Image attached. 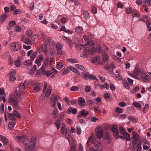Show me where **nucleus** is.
Returning a JSON list of instances; mask_svg holds the SVG:
<instances>
[{"label":"nucleus","mask_w":151,"mask_h":151,"mask_svg":"<svg viewBox=\"0 0 151 151\" xmlns=\"http://www.w3.org/2000/svg\"><path fill=\"white\" fill-rule=\"evenodd\" d=\"M9 102L14 108H17L19 104V100L15 95H12L10 96L9 99Z\"/></svg>","instance_id":"f257e3e1"},{"label":"nucleus","mask_w":151,"mask_h":151,"mask_svg":"<svg viewBox=\"0 0 151 151\" xmlns=\"http://www.w3.org/2000/svg\"><path fill=\"white\" fill-rule=\"evenodd\" d=\"M93 49L89 47H85L83 50V53L80 55L81 57L86 58L92 56L93 53Z\"/></svg>","instance_id":"f03ea898"},{"label":"nucleus","mask_w":151,"mask_h":151,"mask_svg":"<svg viewBox=\"0 0 151 151\" xmlns=\"http://www.w3.org/2000/svg\"><path fill=\"white\" fill-rule=\"evenodd\" d=\"M133 81L130 78H127V80L124 79L122 81V84L123 86L128 90L130 89L129 85L132 86L133 84Z\"/></svg>","instance_id":"7ed1b4c3"},{"label":"nucleus","mask_w":151,"mask_h":151,"mask_svg":"<svg viewBox=\"0 0 151 151\" xmlns=\"http://www.w3.org/2000/svg\"><path fill=\"white\" fill-rule=\"evenodd\" d=\"M47 86V83L45 82L44 83V87L43 90V92H46L45 95L46 97H48L50 96L51 94L52 91V88L50 86Z\"/></svg>","instance_id":"20e7f679"},{"label":"nucleus","mask_w":151,"mask_h":151,"mask_svg":"<svg viewBox=\"0 0 151 151\" xmlns=\"http://www.w3.org/2000/svg\"><path fill=\"white\" fill-rule=\"evenodd\" d=\"M133 135L132 137V149L133 150H135V145L137 144L136 142L138 140L139 138V135L135 132H133Z\"/></svg>","instance_id":"39448f33"},{"label":"nucleus","mask_w":151,"mask_h":151,"mask_svg":"<svg viewBox=\"0 0 151 151\" xmlns=\"http://www.w3.org/2000/svg\"><path fill=\"white\" fill-rule=\"evenodd\" d=\"M24 87L22 83H20L18 85V86L16 89V91L15 92V93L17 96H19L20 95L24 93Z\"/></svg>","instance_id":"423d86ee"},{"label":"nucleus","mask_w":151,"mask_h":151,"mask_svg":"<svg viewBox=\"0 0 151 151\" xmlns=\"http://www.w3.org/2000/svg\"><path fill=\"white\" fill-rule=\"evenodd\" d=\"M111 130L113 132V135L115 138L117 139L120 138L124 139L123 137L119 136V132L118 130V127L116 126L113 125L111 128Z\"/></svg>","instance_id":"0eeeda50"},{"label":"nucleus","mask_w":151,"mask_h":151,"mask_svg":"<svg viewBox=\"0 0 151 151\" xmlns=\"http://www.w3.org/2000/svg\"><path fill=\"white\" fill-rule=\"evenodd\" d=\"M142 71H141V70L138 68H135L132 74L131 73H129L128 74L129 75L131 76H132L134 78H135L137 79H139L138 77V76H140L142 74Z\"/></svg>","instance_id":"6e6552de"},{"label":"nucleus","mask_w":151,"mask_h":151,"mask_svg":"<svg viewBox=\"0 0 151 151\" xmlns=\"http://www.w3.org/2000/svg\"><path fill=\"white\" fill-rule=\"evenodd\" d=\"M95 134L99 139H101L103 136L104 130L103 128L99 126L97 127L95 129Z\"/></svg>","instance_id":"1a4fd4ad"},{"label":"nucleus","mask_w":151,"mask_h":151,"mask_svg":"<svg viewBox=\"0 0 151 151\" xmlns=\"http://www.w3.org/2000/svg\"><path fill=\"white\" fill-rule=\"evenodd\" d=\"M83 75L82 78L84 79L87 80L92 79L93 80H95L96 77L94 76L92 74H90L88 72L83 71L82 73Z\"/></svg>","instance_id":"9d476101"},{"label":"nucleus","mask_w":151,"mask_h":151,"mask_svg":"<svg viewBox=\"0 0 151 151\" xmlns=\"http://www.w3.org/2000/svg\"><path fill=\"white\" fill-rule=\"evenodd\" d=\"M140 77L142 78V81L144 82H146L149 80V76L145 71H142L140 75Z\"/></svg>","instance_id":"9b49d317"},{"label":"nucleus","mask_w":151,"mask_h":151,"mask_svg":"<svg viewBox=\"0 0 151 151\" xmlns=\"http://www.w3.org/2000/svg\"><path fill=\"white\" fill-rule=\"evenodd\" d=\"M14 51H16L20 49L21 46L19 42H13L11 43Z\"/></svg>","instance_id":"f8f14e48"},{"label":"nucleus","mask_w":151,"mask_h":151,"mask_svg":"<svg viewBox=\"0 0 151 151\" xmlns=\"http://www.w3.org/2000/svg\"><path fill=\"white\" fill-rule=\"evenodd\" d=\"M41 35L43 40H45L46 44H47L48 45H50L51 40V38L49 37H47L43 33H42Z\"/></svg>","instance_id":"ddd939ff"},{"label":"nucleus","mask_w":151,"mask_h":151,"mask_svg":"<svg viewBox=\"0 0 151 151\" xmlns=\"http://www.w3.org/2000/svg\"><path fill=\"white\" fill-rule=\"evenodd\" d=\"M36 144L37 143H34L29 145L26 147H25L24 149L26 151H35L33 149L36 146Z\"/></svg>","instance_id":"4468645a"},{"label":"nucleus","mask_w":151,"mask_h":151,"mask_svg":"<svg viewBox=\"0 0 151 151\" xmlns=\"http://www.w3.org/2000/svg\"><path fill=\"white\" fill-rule=\"evenodd\" d=\"M62 127L61 128V133L64 135L65 136L68 135L69 136V134H68V133L67 132V129L65 125L64 124H62Z\"/></svg>","instance_id":"2eb2a0df"},{"label":"nucleus","mask_w":151,"mask_h":151,"mask_svg":"<svg viewBox=\"0 0 151 151\" xmlns=\"http://www.w3.org/2000/svg\"><path fill=\"white\" fill-rule=\"evenodd\" d=\"M58 51V55H59L62 54L63 52L61 51L62 48V45L59 43H57L55 46Z\"/></svg>","instance_id":"dca6fc26"},{"label":"nucleus","mask_w":151,"mask_h":151,"mask_svg":"<svg viewBox=\"0 0 151 151\" xmlns=\"http://www.w3.org/2000/svg\"><path fill=\"white\" fill-rule=\"evenodd\" d=\"M0 139L4 145H7L9 141L7 138L1 135H0Z\"/></svg>","instance_id":"f3484780"},{"label":"nucleus","mask_w":151,"mask_h":151,"mask_svg":"<svg viewBox=\"0 0 151 151\" xmlns=\"http://www.w3.org/2000/svg\"><path fill=\"white\" fill-rule=\"evenodd\" d=\"M22 142L23 145L26 147L30 144V139L27 138H24L22 140Z\"/></svg>","instance_id":"a211bd4d"},{"label":"nucleus","mask_w":151,"mask_h":151,"mask_svg":"<svg viewBox=\"0 0 151 151\" xmlns=\"http://www.w3.org/2000/svg\"><path fill=\"white\" fill-rule=\"evenodd\" d=\"M52 117L54 119H56L58 117L59 114L57 108H55L53 110L52 113Z\"/></svg>","instance_id":"6ab92c4d"},{"label":"nucleus","mask_w":151,"mask_h":151,"mask_svg":"<svg viewBox=\"0 0 151 151\" xmlns=\"http://www.w3.org/2000/svg\"><path fill=\"white\" fill-rule=\"evenodd\" d=\"M78 103L81 106H83L86 105L85 101L83 98L80 97L78 98Z\"/></svg>","instance_id":"aec40b11"},{"label":"nucleus","mask_w":151,"mask_h":151,"mask_svg":"<svg viewBox=\"0 0 151 151\" xmlns=\"http://www.w3.org/2000/svg\"><path fill=\"white\" fill-rule=\"evenodd\" d=\"M75 31L77 33L81 34H83V29L80 26L76 27L75 28Z\"/></svg>","instance_id":"412c9836"},{"label":"nucleus","mask_w":151,"mask_h":151,"mask_svg":"<svg viewBox=\"0 0 151 151\" xmlns=\"http://www.w3.org/2000/svg\"><path fill=\"white\" fill-rule=\"evenodd\" d=\"M62 38L65 41L67 42L69 45H71V41L70 39L69 38L66 37L64 35H63L62 37Z\"/></svg>","instance_id":"4be33fe9"},{"label":"nucleus","mask_w":151,"mask_h":151,"mask_svg":"<svg viewBox=\"0 0 151 151\" xmlns=\"http://www.w3.org/2000/svg\"><path fill=\"white\" fill-rule=\"evenodd\" d=\"M83 16L86 20L88 19L90 17L88 12L86 11H83Z\"/></svg>","instance_id":"5701e85b"},{"label":"nucleus","mask_w":151,"mask_h":151,"mask_svg":"<svg viewBox=\"0 0 151 151\" xmlns=\"http://www.w3.org/2000/svg\"><path fill=\"white\" fill-rule=\"evenodd\" d=\"M96 141L97 140L95 138L94 136L91 135L89 138L88 142H90L93 144L94 143H95L96 142Z\"/></svg>","instance_id":"b1692460"},{"label":"nucleus","mask_w":151,"mask_h":151,"mask_svg":"<svg viewBox=\"0 0 151 151\" xmlns=\"http://www.w3.org/2000/svg\"><path fill=\"white\" fill-rule=\"evenodd\" d=\"M7 17V14H5L4 13H3L1 16V23H4Z\"/></svg>","instance_id":"393cba45"},{"label":"nucleus","mask_w":151,"mask_h":151,"mask_svg":"<svg viewBox=\"0 0 151 151\" xmlns=\"http://www.w3.org/2000/svg\"><path fill=\"white\" fill-rule=\"evenodd\" d=\"M70 67H67L61 73L63 76H64L68 73L70 71Z\"/></svg>","instance_id":"a878e982"},{"label":"nucleus","mask_w":151,"mask_h":151,"mask_svg":"<svg viewBox=\"0 0 151 151\" xmlns=\"http://www.w3.org/2000/svg\"><path fill=\"white\" fill-rule=\"evenodd\" d=\"M142 143V141L141 140H139L138 141L137 144L136 145H135V148L136 150H142V148L141 147V144Z\"/></svg>","instance_id":"bb28decb"},{"label":"nucleus","mask_w":151,"mask_h":151,"mask_svg":"<svg viewBox=\"0 0 151 151\" xmlns=\"http://www.w3.org/2000/svg\"><path fill=\"white\" fill-rule=\"evenodd\" d=\"M70 70L72 71L78 75H80V72L75 68L72 66H70Z\"/></svg>","instance_id":"cd10ccee"},{"label":"nucleus","mask_w":151,"mask_h":151,"mask_svg":"<svg viewBox=\"0 0 151 151\" xmlns=\"http://www.w3.org/2000/svg\"><path fill=\"white\" fill-rule=\"evenodd\" d=\"M103 49L102 51V54H107L108 51V48L104 45H103Z\"/></svg>","instance_id":"c85d7f7f"},{"label":"nucleus","mask_w":151,"mask_h":151,"mask_svg":"<svg viewBox=\"0 0 151 151\" xmlns=\"http://www.w3.org/2000/svg\"><path fill=\"white\" fill-rule=\"evenodd\" d=\"M23 63L24 65L30 66L32 65V61L31 60H28L24 61Z\"/></svg>","instance_id":"c756f323"},{"label":"nucleus","mask_w":151,"mask_h":151,"mask_svg":"<svg viewBox=\"0 0 151 151\" xmlns=\"http://www.w3.org/2000/svg\"><path fill=\"white\" fill-rule=\"evenodd\" d=\"M132 16L133 17H140L139 12L136 10H133L132 12Z\"/></svg>","instance_id":"7c9ffc66"},{"label":"nucleus","mask_w":151,"mask_h":151,"mask_svg":"<svg viewBox=\"0 0 151 151\" xmlns=\"http://www.w3.org/2000/svg\"><path fill=\"white\" fill-rule=\"evenodd\" d=\"M75 66L78 69L81 70H85L86 68L83 65L78 64H76Z\"/></svg>","instance_id":"2f4dec72"},{"label":"nucleus","mask_w":151,"mask_h":151,"mask_svg":"<svg viewBox=\"0 0 151 151\" xmlns=\"http://www.w3.org/2000/svg\"><path fill=\"white\" fill-rule=\"evenodd\" d=\"M102 59L104 61L106 62H108L109 61V58L108 55L107 54H102Z\"/></svg>","instance_id":"473e14b6"},{"label":"nucleus","mask_w":151,"mask_h":151,"mask_svg":"<svg viewBox=\"0 0 151 151\" xmlns=\"http://www.w3.org/2000/svg\"><path fill=\"white\" fill-rule=\"evenodd\" d=\"M101 88L103 89L104 88H106V90L109 89V86L107 83H105L103 85H101L100 86Z\"/></svg>","instance_id":"72a5a7b5"},{"label":"nucleus","mask_w":151,"mask_h":151,"mask_svg":"<svg viewBox=\"0 0 151 151\" xmlns=\"http://www.w3.org/2000/svg\"><path fill=\"white\" fill-rule=\"evenodd\" d=\"M14 126V123L13 122H10L8 124L9 129L11 130L13 129Z\"/></svg>","instance_id":"f704fd0d"},{"label":"nucleus","mask_w":151,"mask_h":151,"mask_svg":"<svg viewBox=\"0 0 151 151\" xmlns=\"http://www.w3.org/2000/svg\"><path fill=\"white\" fill-rule=\"evenodd\" d=\"M43 50V53L45 55H46L47 53V49L46 43H44V49Z\"/></svg>","instance_id":"c9c22d12"},{"label":"nucleus","mask_w":151,"mask_h":151,"mask_svg":"<svg viewBox=\"0 0 151 151\" xmlns=\"http://www.w3.org/2000/svg\"><path fill=\"white\" fill-rule=\"evenodd\" d=\"M124 137L127 141H129L130 139V137L129 134L127 132L125 133L123 135Z\"/></svg>","instance_id":"e433bc0d"},{"label":"nucleus","mask_w":151,"mask_h":151,"mask_svg":"<svg viewBox=\"0 0 151 151\" xmlns=\"http://www.w3.org/2000/svg\"><path fill=\"white\" fill-rule=\"evenodd\" d=\"M9 114V117L11 120L14 121L16 120V118L15 117V116H14V114H13V112L11 114Z\"/></svg>","instance_id":"4c0bfd02"},{"label":"nucleus","mask_w":151,"mask_h":151,"mask_svg":"<svg viewBox=\"0 0 151 151\" xmlns=\"http://www.w3.org/2000/svg\"><path fill=\"white\" fill-rule=\"evenodd\" d=\"M119 129L120 132V134L123 135L124 134L127 132L122 127H120L119 128Z\"/></svg>","instance_id":"58836bf2"},{"label":"nucleus","mask_w":151,"mask_h":151,"mask_svg":"<svg viewBox=\"0 0 151 151\" xmlns=\"http://www.w3.org/2000/svg\"><path fill=\"white\" fill-rule=\"evenodd\" d=\"M13 112L15 117L18 119H20L21 118V115L18 111H16L14 110Z\"/></svg>","instance_id":"ea45409f"},{"label":"nucleus","mask_w":151,"mask_h":151,"mask_svg":"<svg viewBox=\"0 0 151 151\" xmlns=\"http://www.w3.org/2000/svg\"><path fill=\"white\" fill-rule=\"evenodd\" d=\"M139 89V86H137L134 88L133 90L130 93L132 94L134 93L137 92Z\"/></svg>","instance_id":"a19ab883"},{"label":"nucleus","mask_w":151,"mask_h":151,"mask_svg":"<svg viewBox=\"0 0 151 151\" xmlns=\"http://www.w3.org/2000/svg\"><path fill=\"white\" fill-rule=\"evenodd\" d=\"M56 66L58 69L60 70L63 67V64L61 62H58Z\"/></svg>","instance_id":"79ce46f5"},{"label":"nucleus","mask_w":151,"mask_h":151,"mask_svg":"<svg viewBox=\"0 0 151 151\" xmlns=\"http://www.w3.org/2000/svg\"><path fill=\"white\" fill-rule=\"evenodd\" d=\"M54 124L56 125L57 129H59L60 127V121L59 120H56L54 123Z\"/></svg>","instance_id":"37998d69"},{"label":"nucleus","mask_w":151,"mask_h":151,"mask_svg":"<svg viewBox=\"0 0 151 151\" xmlns=\"http://www.w3.org/2000/svg\"><path fill=\"white\" fill-rule=\"evenodd\" d=\"M24 42L27 45H30L32 43L31 41L29 38H26L24 40Z\"/></svg>","instance_id":"c03bdc74"},{"label":"nucleus","mask_w":151,"mask_h":151,"mask_svg":"<svg viewBox=\"0 0 151 151\" xmlns=\"http://www.w3.org/2000/svg\"><path fill=\"white\" fill-rule=\"evenodd\" d=\"M14 63L15 65L17 67H20V65H21L19 59L16 60L14 61Z\"/></svg>","instance_id":"a18cd8bd"},{"label":"nucleus","mask_w":151,"mask_h":151,"mask_svg":"<svg viewBox=\"0 0 151 151\" xmlns=\"http://www.w3.org/2000/svg\"><path fill=\"white\" fill-rule=\"evenodd\" d=\"M76 132L77 133L78 135L80 134L81 133V127L79 126H76Z\"/></svg>","instance_id":"49530a36"},{"label":"nucleus","mask_w":151,"mask_h":151,"mask_svg":"<svg viewBox=\"0 0 151 151\" xmlns=\"http://www.w3.org/2000/svg\"><path fill=\"white\" fill-rule=\"evenodd\" d=\"M8 64L10 65H12L13 64L14 61L13 60L12 58L11 57H9L8 59Z\"/></svg>","instance_id":"de8ad7c7"},{"label":"nucleus","mask_w":151,"mask_h":151,"mask_svg":"<svg viewBox=\"0 0 151 151\" xmlns=\"http://www.w3.org/2000/svg\"><path fill=\"white\" fill-rule=\"evenodd\" d=\"M95 147H99L101 145V143L100 141L98 140H97L95 142V143L93 144Z\"/></svg>","instance_id":"09e8293b"},{"label":"nucleus","mask_w":151,"mask_h":151,"mask_svg":"<svg viewBox=\"0 0 151 151\" xmlns=\"http://www.w3.org/2000/svg\"><path fill=\"white\" fill-rule=\"evenodd\" d=\"M102 47L100 45H98L96 47V51L99 53H100L102 51Z\"/></svg>","instance_id":"8fccbe9b"},{"label":"nucleus","mask_w":151,"mask_h":151,"mask_svg":"<svg viewBox=\"0 0 151 151\" xmlns=\"http://www.w3.org/2000/svg\"><path fill=\"white\" fill-rule=\"evenodd\" d=\"M37 54V52H33L30 56V59L31 60H33L36 57Z\"/></svg>","instance_id":"3c124183"},{"label":"nucleus","mask_w":151,"mask_h":151,"mask_svg":"<svg viewBox=\"0 0 151 151\" xmlns=\"http://www.w3.org/2000/svg\"><path fill=\"white\" fill-rule=\"evenodd\" d=\"M144 2L146 4L147 6H151V0H145Z\"/></svg>","instance_id":"603ef678"},{"label":"nucleus","mask_w":151,"mask_h":151,"mask_svg":"<svg viewBox=\"0 0 151 151\" xmlns=\"http://www.w3.org/2000/svg\"><path fill=\"white\" fill-rule=\"evenodd\" d=\"M148 107H149V106H148V104H145V106H144V108L143 109V113H145L147 112V111L148 109Z\"/></svg>","instance_id":"864d4df0"},{"label":"nucleus","mask_w":151,"mask_h":151,"mask_svg":"<svg viewBox=\"0 0 151 151\" xmlns=\"http://www.w3.org/2000/svg\"><path fill=\"white\" fill-rule=\"evenodd\" d=\"M126 11L127 14H129L132 13V10L131 8L127 7L126 8Z\"/></svg>","instance_id":"5fc2aeb1"},{"label":"nucleus","mask_w":151,"mask_h":151,"mask_svg":"<svg viewBox=\"0 0 151 151\" xmlns=\"http://www.w3.org/2000/svg\"><path fill=\"white\" fill-rule=\"evenodd\" d=\"M91 10L92 12L94 14H95L97 13V8L96 7L94 6H92Z\"/></svg>","instance_id":"6e6d98bb"},{"label":"nucleus","mask_w":151,"mask_h":151,"mask_svg":"<svg viewBox=\"0 0 151 151\" xmlns=\"http://www.w3.org/2000/svg\"><path fill=\"white\" fill-rule=\"evenodd\" d=\"M37 58L42 62L44 59V58L42 55L40 54L37 57Z\"/></svg>","instance_id":"4d7b16f0"},{"label":"nucleus","mask_w":151,"mask_h":151,"mask_svg":"<svg viewBox=\"0 0 151 151\" xmlns=\"http://www.w3.org/2000/svg\"><path fill=\"white\" fill-rule=\"evenodd\" d=\"M82 116L86 117L88 114L87 112L84 110H83L81 111Z\"/></svg>","instance_id":"13d9d810"},{"label":"nucleus","mask_w":151,"mask_h":151,"mask_svg":"<svg viewBox=\"0 0 151 151\" xmlns=\"http://www.w3.org/2000/svg\"><path fill=\"white\" fill-rule=\"evenodd\" d=\"M85 91L86 93L89 92L91 90V87L89 86H87L85 87Z\"/></svg>","instance_id":"bf43d9fd"},{"label":"nucleus","mask_w":151,"mask_h":151,"mask_svg":"<svg viewBox=\"0 0 151 151\" xmlns=\"http://www.w3.org/2000/svg\"><path fill=\"white\" fill-rule=\"evenodd\" d=\"M68 61L70 62L74 63H77L78 61L74 59L69 58L68 59Z\"/></svg>","instance_id":"052dcab7"},{"label":"nucleus","mask_w":151,"mask_h":151,"mask_svg":"<svg viewBox=\"0 0 151 151\" xmlns=\"http://www.w3.org/2000/svg\"><path fill=\"white\" fill-rule=\"evenodd\" d=\"M3 56L5 58H9V57H11V56L9 54V53L8 51H6L5 52L4 55Z\"/></svg>","instance_id":"680f3d73"},{"label":"nucleus","mask_w":151,"mask_h":151,"mask_svg":"<svg viewBox=\"0 0 151 151\" xmlns=\"http://www.w3.org/2000/svg\"><path fill=\"white\" fill-rule=\"evenodd\" d=\"M41 63L42 62H41L37 58L36 59L35 61V63L37 65L38 67L41 65Z\"/></svg>","instance_id":"e2e57ef3"},{"label":"nucleus","mask_w":151,"mask_h":151,"mask_svg":"<svg viewBox=\"0 0 151 151\" xmlns=\"http://www.w3.org/2000/svg\"><path fill=\"white\" fill-rule=\"evenodd\" d=\"M115 111L117 113H121L123 112V110L121 108L117 107Z\"/></svg>","instance_id":"0e129e2a"},{"label":"nucleus","mask_w":151,"mask_h":151,"mask_svg":"<svg viewBox=\"0 0 151 151\" xmlns=\"http://www.w3.org/2000/svg\"><path fill=\"white\" fill-rule=\"evenodd\" d=\"M16 22L15 21H12L10 22L9 24V25L10 27H12L14 25H15L16 24Z\"/></svg>","instance_id":"69168bd1"},{"label":"nucleus","mask_w":151,"mask_h":151,"mask_svg":"<svg viewBox=\"0 0 151 151\" xmlns=\"http://www.w3.org/2000/svg\"><path fill=\"white\" fill-rule=\"evenodd\" d=\"M110 88L111 90L113 91L115 90L116 89V88L114 84L112 83H111L110 84Z\"/></svg>","instance_id":"338daca9"},{"label":"nucleus","mask_w":151,"mask_h":151,"mask_svg":"<svg viewBox=\"0 0 151 151\" xmlns=\"http://www.w3.org/2000/svg\"><path fill=\"white\" fill-rule=\"evenodd\" d=\"M15 71L12 69H11L8 75L11 76H13L15 75Z\"/></svg>","instance_id":"774afa93"}]
</instances>
